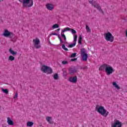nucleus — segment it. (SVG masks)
Returning <instances> with one entry per match:
<instances>
[{
  "instance_id": "f257e3e1",
  "label": "nucleus",
  "mask_w": 127,
  "mask_h": 127,
  "mask_svg": "<svg viewBox=\"0 0 127 127\" xmlns=\"http://www.w3.org/2000/svg\"><path fill=\"white\" fill-rule=\"evenodd\" d=\"M22 3L23 7H31L33 6V0H19Z\"/></svg>"
},
{
  "instance_id": "f03ea898",
  "label": "nucleus",
  "mask_w": 127,
  "mask_h": 127,
  "mask_svg": "<svg viewBox=\"0 0 127 127\" xmlns=\"http://www.w3.org/2000/svg\"><path fill=\"white\" fill-rule=\"evenodd\" d=\"M41 71L43 73L49 74H52L53 73V69H52V68L46 65H42L41 67Z\"/></svg>"
},
{
  "instance_id": "dca6fc26",
  "label": "nucleus",
  "mask_w": 127,
  "mask_h": 127,
  "mask_svg": "<svg viewBox=\"0 0 127 127\" xmlns=\"http://www.w3.org/2000/svg\"><path fill=\"white\" fill-rule=\"evenodd\" d=\"M46 120L47 122H48V123H49V124H52V122L51 121H52V117H47L46 118Z\"/></svg>"
},
{
  "instance_id": "473e14b6",
  "label": "nucleus",
  "mask_w": 127,
  "mask_h": 127,
  "mask_svg": "<svg viewBox=\"0 0 127 127\" xmlns=\"http://www.w3.org/2000/svg\"><path fill=\"white\" fill-rule=\"evenodd\" d=\"M109 112L106 111V112L105 113L104 115H102V116H103V117H105V118H106V117H108V115H109Z\"/></svg>"
},
{
  "instance_id": "a19ab883",
  "label": "nucleus",
  "mask_w": 127,
  "mask_h": 127,
  "mask_svg": "<svg viewBox=\"0 0 127 127\" xmlns=\"http://www.w3.org/2000/svg\"><path fill=\"white\" fill-rule=\"evenodd\" d=\"M59 37V40H60V42H62V39H61V37Z\"/></svg>"
},
{
  "instance_id": "58836bf2",
  "label": "nucleus",
  "mask_w": 127,
  "mask_h": 127,
  "mask_svg": "<svg viewBox=\"0 0 127 127\" xmlns=\"http://www.w3.org/2000/svg\"><path fill=\"white\" fill-rule=\"evenodd\" d=\"M78 42L79 44H82V41L78 40Z\"/></svg>"
},
{
  "instance_id": "2eb2a0df",
  "label": "nucleus",
  "mask_w": 127,
  "mask_h": 127,
  "mask_svg": "<svg viewBox=\"0 0 127 127\" xmlns=\"http://www.w3.org/2000/svg\"><path fill=\"white\" fill-rule=\"evenodd\" d=\"M75 73H76V69L73 68H71L68 72V74H69V75H73Z\"/></svg>"
},
{
  "instance_id": "ea45409f",
  "label": "nucleus",
  "mask_w": 127,
  "mask_h": 127,
  "mask_svg": "<svg viewBox=\"0 0 127 127\" xmlns=\"http://www.w3.org/2000/svg\"><path fill=\"white\" fill-rule=\"evenodd\" d=\"M52 35H57V34L55 33H52L51 34Z\"/></svg>"
},
{
  "instance_id": "39448f33",
  "label": "nucleus",
  "mask_w": 127,
  "mask_h": 127,
  "mask_svg": "<svg viewBox=\"0 0 127 127\" xmlns=\"http://www.w3.org/2000/svg\"><path fill=\"white\" fill-rule=\"evenodd\" d=\"M80 56L82 57L83 61H87L88 60V54L86 53V50L84 48L81 49Z\"/></svg>"
},
{
  "instance_id": "412c9836",
  "label": "nucleus",
  "mask_w": 127,
  "mask_h": 127,
  "mask_svg": "<svg viewBox=\"0 0 127 127\" xmlns=\"http://www.w3.org/2000/svg\"><path fill=\"white\" fill-rule=\"evenodd\" d=\"M14 59H15V58L13 56H10L8 57L9 61H13Z\"/></svg>"
},
{
  "instance_id": "c85d7f7f",
  "label": "nucleus",
  "mask_w": 127,
  "mask_h": 127,
  "mask_svg": "<svg viewBox=\"0 0 127 127\" xmlns=\"http://www.w3.org/2000/svg\"><path fill=\"white\" fill-rule=\"evenodd\" d=\"M76 55H77V53H76L72 54L70 55V58H74V57H76Z\"/></svg>"
},
{
  "instance_id": "7c9ffc66",
  "label": "nucleus",
  "mask_w": 127,
  "mask_h": 127,
  "mask_svg": "<svg viewBox=\"0 0 127 127\" xmlns=\"http://www.w3.org/2000/svg\"><path fill=\"white\" fill-rule=\"evenodd\" d=\"M17 97H18V93L16 92L15 95L13 96V99H16Z\"/></svg>"
},
{
  "instance_id": "f8f14e48",
  "label": "nucleus",
  "mask_w": 127,
  "mask_h": 127,
  "mask_svg": "<svg viewBox=\"0 0 127 127\" xmlns=\"http://www.w3.org/2000/svg\"><path fill=\"white\" fill-rule=\"evenodd\" d=\"M68 81L70 82V83H77V76L70 77L68 79Z\"/></svg>"
},
{
  "instance_id": "aec40b11",
  "label": "nucleus",
  "mask_w": 127,
  "mask_h": 127,
  "mask_svg": "<svg viewBox=\"0 0 127 127\" xmlns=\"http://www.w3.org/2000/svg\"><path fill=\"white\" fill-rule=\"evenodd\" d=\"M33 125H34V123L32 122H28L27 123V127H32Z\"/></svg>"
},
{
  "instance_id": "4468645a",
  "label": "nucleus",
  "mask_w": 127,
  "mask_h": 127,
  "mask_svg": "<svg viewBox=\"0 0 127 127\" xmlns=\"http://www.w3.org/2000/svg\"><path fill=\"white\" fill-rule=\"evenodd\" d=\"M7 124L9 126H13V125H14L13 121L12 120H11V119H10V118H9V117H8L7 118Z\"/></svg>"
},
{
  "instance_id": "0eeeda50",
  "label": "nucleus",
  "mask_w": 127,
  "mask_h": 127,
  "mask_svg": "<svg viewBox=\"0 0 127 127\" xmlns=\"http://www.w3.org/2000/svg\"><path fill=\"white\" fill-rule=\"evenodd\" d=\"M3 36H4V37H10L11 38H12V37H14V36H15V35L12 32H9L8 30L5 29L4 30L3 33Z\"/></svg>"
},
{
  "instance_id": "5701e85b",
  "label": "nucleus",
  "mask_w": 127,
  "mask_h": 127,
  "mask_svg": "<svg viewBox=\"0 0 127 127\" xmlns=\"http://www.w3.org/2000/svg\"><path fill=\"white\" fill-rule=\"evenodd\" d=\"M62 48L63 49H64V50H65V51H69V50L67 48H66L65 45H62Z\"/></svg>"
},
{
  "instance_id": "72a5a7b5",
  "label": "nucleus",
  "mask_w": 127,
  "mask_h": 127,
  "mask_svg": "<svg viewBox=\"0 0 127 127\" xmlns=\"http://www.w3.org/2000/svg\"><path fill=\"white\" fill-rule=\"evenodd\" d=\"M62 64L63 65H66V64H68V62H67L66 61H64L62 62Z\"/></svg>"
},
{
  "instance_id": "c756f323",
  "label": "nucleus",
  "mask_w": 127,
  "mask_h": 127,
  "mask_svg": "<svg viewBox=\"0 0 127 127\" xmlns=\"http://www.w3.org/2000/svg\"><path fill=\"white\" fill-rule=\"evenodd\" d=\"M77 38H78V36L77 35H75L74 36V42H77Z\"/></svg>"
},
{
  "instance_id": "f3484780",
  "label": "nucleus",
  "mask_w": 127,
  "mask_h": 127,
  "mask_svg": "<svg viewBox=\"0 0 127 127\" xmlns=\"http://www.w3.org/2000/svg\"><path fill=\"white\" fill-rule=\"evenodd\" d=\"M9 52L12 54V55H16V54H17V52L13 51L11 48L9 49Z\"/></svg>"
},
{
  "instance_id": "4be33fe9",
  "label": "nucleus",
  "mask_w": 127,
  "mask_h": 127,
  "mask_svg": "<svg viewBox=\"0 0 127 127\" xmlns=\"http://www.w3.org/2000/svg\"><path fill=\"white\" fill-rule=\"evenodd\" d=\"M76 46V42H73V44H71L68 45V47L69 48H72V47H74V46Z\"/></svg>"
},
{
  "instance_id": "b1692460",
  "label": "nucleus",
  "mask_w": 127,
  "mask_h": 127,
  "mask_svg": "<svg viewBox=\"0 0 127 127\" xmlns=\"http://www.w3.org/2000/svg\"><path fill=\"white\" fill-rule=\"evenodd\" d=\"M54 79L55 80H58V73H55L54 74Z\"/></svg>"
},
{
  "instance_id": "423d86ee",
  "label": "nucleus",
  "mask_w": 127,
  "mask_h": 127,
  "mask_svg": "<svg viewBox=\"0 0 127 127\" xmlns=\"http://www.w3.org/2000/svg\"><path fill=\"white\" fill-rule=\"evenodd\" d=\"M33 43L34 44V47L37 49H39L41 48V45H40V40L38 38H36L35 39L33 40Z\"/></svg>"
},
{
  "instance_id": "79ce46f5",
  "label": "nucleus",
  "mask_w": 127,
  "mask_h": 127,
  "mask_svg": "<svg viewBox=\"0 0 127 127\" xmlns=\"http://www.w3.org/2000/svg\"><path fill=\"white\" fill-rule=\"evenodd\" d=\"M126 37H127V30H126Z\"/></svg>"
},
{
  "instance_id": "f704fd0d",
  "label": "nucleus",
  "mask_w": 127,
  "mask_h": 127,
  "mask_svg": "<svg viewBox=\"0 0 127 127\" xmlns=\"http://www.w3.org/2000/svg\"><path fill=\"white\" fill-rule=\"evenodd\" d=\"M76 60H77V58L71 59L70 60V61H71V62H74L76 61Z\"/></svg>"
},
{
  "instance_id": "c9c22d12",
  "label": "nucleus",
  "mask_w": 127,
  "mask_h": 127,
  "mask_svg": "<svg viewBox=\"0 0 127 127\" xmlns=\"http://www.w3.org/2000/svg\"><path fill=\"white\" fill-rule=\"evenodd\" d=\"M11 41H12L13 42H15L16 41V38H14L11 39Z\"/></svg>"
},
{
  "instance_id": "cd10ccee",
  "label": "nucleus",
  "mask_w": 127,
  "mask_h": 127,
  "mask_svg": "<svg viewBox=\"0 0 127 127\" xmlns=\"http://www.w3.org/2000/svg\"><path fill=\"white\" fill-rule=\"evenodd\" d=\"M1 90L3 93H5V94H7V93H8V90L7 89H2Z\"/></svg>"
},
{
  "instance_id": "6ab92c4d",
  "label": "nucleus",
  "mask_w": 127,
  "mask_h": 127,
  "mask_svg": "<svg viewBox=\"0 0 127 127\" xmlns=\"http://www.w3.org/2000/svg\"><path fill=\"white\" fill-rule=\"evenodd\" d=\"M70 30H71V28L66 27L63 29L62 32L63 33H64V32H66V31H70Z\"/></svg>"
},
{
  "instance_id": "7ed1b4c3",
  "label": "nucleus",
  "mask_w": 127,
  "mask_h": 127,
  "mask_svg": "<svg viewBox=\"0 0 127 127\" xmlns=\"http://www.w3.org/2000/svg\"><path fill=\"white\" fill-rule=\"evenodd\" d=\"M104 36L106 41H109V42H114V40H115V37L114 36H113L112 33L110 32L105 33L104 34Z\"/></svg>"
},
{
  "instance_id": "e433bc0d",
  "label": "nucleus",
  "mask_w": 127,
  "mask_h": 127,
  "mask_svg": "<svg viewBox=\"0 0 127 127\" xmlns=\"http://www.w3.org/2000/svg\"><path fill=\"white\" fill-rule=\"evenodd\" d=\"M99 11H101V13H102V14H104V10H102V8H101L100 10H99Z\"/></svg>"
},
{
  "instance_id": "9d476101",
  "label": "nucleus",
  "mask_w": 127,
  "mask_h": 127,
  "mask_svg": "<svg viewBox=\"0 0 127 127\" xmlns=\"http://www.w3.org/2000/svg\"><path fill=\"white\" fill-rule=\"evenodd\" d=\"M111 127H122V122L116 120L114 123L111 125Z\"/></svg>"
},
{
  "instance_id": "4c0bfd02",
  "label": "nucleus",
  "mask_w": 127,
  "mask_h": 127,
  "mask_svg": "<svg viewBox=\"0 0 127 127\" xmlns=\"http://www.w3.org/2000/svg\"><path fill=\"white\" fill-rule=\"evenodd\" d=\"M78 40H81V41H82V36H80L78 37Z\"/></svg>"
},
{
  "instance_id": "2f4dec72",
  "label": "nucleus",
  "mask_w": 127,
  "mask_h": 127,
  "mask_svg": "<svg viewBox=\"0 0 127 127\" xmlns=\"http://www.w3.org/2000/svg\"><path fill=\"white\" fill-rule=\"evenodd\" d=\"M61 35H62V37L64 39V40H66V36H65V34L61 33Z\"/></svg>"
},
{
  "instance_id": "c03bdc74",
  "label": "nucleus",
  "mask_w": 127,
  "mask_h": 127,
  "mask_svg": "<svg viewBox=\"0 0 127 127\" xmlns=\"http://www.w3.org/2000/svg\"><path fill=\"white\" fill-rule=\"evenodd\" d=\"M60 30V29H58V31H59Z\"/></svg>"
},
{
  "instance_id": "a211bd4d",
  "label": "nucleus",
  "mask_w": 127,
  "mask_h": 127,
  "mask_svg": "<svg viewBox=\"0 0 127 127\" xmlns=\"http://www.w3.org/2000/svg\"><path fill=\"white\" fill-rule=\"evenodd\" d=\"M112 84H113V86L114 87H115V88L116 89H117L118 90H120V89H121V87L119 86L118 84H117L116 82H113Z\"/></svg>"
},
{
  "instance_id": "37998d69",
  "label": "nucleus",
  "mask_w": 127,
  "mask_h": 127,
  "mask_svg": "<svg viewBox=\"0 0 127 127\" xmlns=\"http://www.w3.org/2000/svg\"><path fill=\"white\" fill-rule=\"evenodd\" d=\"M87 66H85L83 68V69H87Z\"/></svg>"
},
{
  "instance_id": "393cba45",
  "label": "nucleus",
  "mask_w": 127,
  "mask_h": 127,
  "mask_svg": "<svg viewBox=\"0 0 127 127\" xmlns=\"http://www.w3.org/2000/svg\"><path fill=\"white\" fill-rule=\"evenodd\" d=\"M58 27H59V25H58V24H55L52 26V28L54 29L55 28H58Z\"/></svg>"
},
{
  "instance_id": "9b49d317",
  "label": "nucleus",
  "mask_w": 127,
  "mask_h": 127,
  "mask_svg": "<svg viewBox=\"0 0 127 127\" xmlns=\"http://www.w3.org/2000/svg\"><path fill=\"white\" fill-rule=\"evenodd\" d=\"M108 64H104L102 65H101L99 67V71H104L105 70V72L106 71V69H107V67L108 66Z\"/></svg>"
},
{
  "instance_id": "6e6552de",
  "label": "nucleus",
  "mask_w": 127,
  "mask_h": 127,
  "mask_svg": "<svg viewBox=\"0 0 127 127\" xmlns=\"http://www.w3.org/2000/svg\"><path fill=\"white\" fill-rule=\"evenodd\" d=\"M98 113L100 114L102 116H105V114L107 112V110L103 106H100L96 108Z\"/></svg>"
},
{
  "instance_id": "1a4fd4ad",
  "label": "nucleus",
  "mask_w": 127,
  "mask_h": 127,
  "mask_svg": "<svg viewBox=\"0 0 127 127\" xmlns=\"http://www.w3.org/2000/svg\"><path fill=\"white\" fill-rule=\"evenodd\" d=\"M89 3H91L92 6L95 7V8H97L98 9V10H101V6H100V5H99V4H98L96 1H89Z\"/></svg>"
},
{
  "instance_id": "20e7f679",
  "label": "nucleus",
  "mask_w": 127,
  "mask_h": 127,
  "mask_svg": "<svg viewBox=\"0 0 127 127\" xmlns=\"http://www.w3.org/2000/svg\"><path fill=\"white\" fill-rule=\"evenodd\" d=\"M115 71H116V70L113 68L112 65L108 64L105 69V73L107 76H110V75H112L113 73H115Z\"/></svg>"
},
{
  "instance_id": "ddd939ff",
  "label": "nucleus",
  "mask_w": 127,
  "mask_h": 127,
  "mask_svg": "<svg viewBox=\"0 0 127 127\" xmlns=\"http://www.w3.org/2000/svg\"><path fill=\"white\" fill-rule=\"evenodd\" d=\"M46 7L49 10H53L54 8V5L52 3H47L46 4Z\"/></svg>"
},
{
  "instance_id": "bb28decb",
  "label": "nucleus",
  "mask_w": 127,
  "mask_h": 127,
  "mask_svg": "<svg viewBox=\"0 0 127 127\" xmlns=\"http://www.w3.org/2000/svg\"><path fill=\"white\" fill-rule=\"evenodd\" d=\"M70 30L72 34H76V33H77V32L76 30H74V29H70Z\"/></svg>"
},
{
  "instance_id": "a878e982",
  "label": "nucleus",
  "mask_w": 127,
  "mask_h": 127,
  "mask_svg": "<svg viewBox=\"0 0 127 127\" xmlns=\"http://www.w3.org/2000/svg\"><path fill=\"white\" fill-rule=\"evenodd\" d=\"M86 29L87 31V32H91V29H90V27H89V26L86 25Z\"/></svg>"
}]
</instances>
